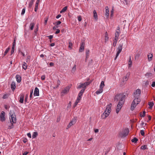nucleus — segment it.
<instances>
[{
    "label": "nucleus",
    "mask_w": 155,
    "mask_h": 155,
    "mask_svg": "<svg viewBox=\"0 0 155 155\" xmlns=\"http://www.w3.org/2000/svg\"><path fill=\"white\" fill-rule=\"evenodd\" d=\"M28 94H27L26 95H25V103H26V102H27V99L28 98Z\"/></svg>",
    "instance_id": "c03bdc74"
},
{
    "label": "nucleus",
    "mask_w": 155,
    "mask_h": 155,
    "mask_svg": "<svg viewBox=\"0 0 155 155\" xmlns=\"http://www.w3.org/2000/svg\"><path fill=\"white\" fill-rule=\"evenodd\" d=\"M76 122V118L74 117L73 118L72 120L69 123L67 127V129H68L73 125Z\"/></svg>",
    "instance_id": "6e6552de"
},
{
    "label": "nucleus",
    "mask_w": 155,
    "mask_h": 155,
    "mask_svg": "<svg viewBox=\"0 0 155 155\" xmlns=\"http://www.w3.org/2000/svg\"><path fill=\"white\" fill-rule=\"evenodd\" d=\"M81 97H78L76 101H77V103H78L81 100Z\"/></svg>",
    "instance_id": "09e8293b"
},
{
    "label": "nucleus",
    "mask_w": 155,
    "mask_h": 155,
    "mask_svg": "<svg viewBox=\"0 0 155 155\" xmlns=\"http://www.w3.org/2000/svg\"><path fill=\"white\" fill-rule=\"evenodd\" d=\"M154 104L153 102H150L148 103V105L149 106V108L151 109L153 106Z\"/></svg>",
    "instance_id": "c85d7f7f"
},
{
    "label": "nucleus",
    "mask_w": 155,
    "mask_h": 155,
    "mask_svg": "<svg viewBox=\"0 0 155 155\" xmlns=\"http://www.w3.org/2000/svg\"><path fill=\"white\" fill-rule=\"evenodd\" d=\"M60 83H61V82H60V81L59 80H57V86L56 87V88H57L58 87L59 85H60Z\"/></svg>",
    "instance_id": "49530a36"
},
{
    "label": "nucleus",
    "mask_w": 155,
    "mask_h": 155,
    "mask_svg": "<svg viewBox=\"0 0 155 155\" xmlns=\"http://www.w3.org/2000/svg\"><path fill=\"white\" fill-rule=\"evenodd\" d=\"M5 113L4 111H2L0 114V120L2 122L5 120Z\"/></svg>",
    "instance_id": "1a4fd4ad"
},
{
    "label": "nucleus",
    "mask_w": 155,
    "mask_h": 155,
    "mask_svg": "<svg viewBox=\"0 0 155 155\" xmlns=\"http://www.w3.org/2000/svg\"><path fill=\"white\" fill-rule=\"evenodd\" d=\"M34 95L35 96H38L39 95V90L38 88L36 87L35 88L34 93Z\"/></svg>",
    "instance_id": "ddd939ff"
},
{
    "label": "nucleus",
    "mask_w": 155,
    "mask_h": 155,
    "mask_svg": "<svg viewBox=\"0 0 155 155\" xmlns=\"http://www.w3.org/2000/svg\"><path fill=\"white\" fill-rule=\"evenodd\" d=\"M85 43L84 42H82L79 49V52H81L84 51V48Z\"/></svg>",
    "instance_id": "4468645a"
},
{
    "label": "nucleus",
    "mask_w": 155,
    "mask_h": 155,
    "mask_svg": "<svg viewBox=\"0 0 155 155\" xmlns=\"http://www.w3.org/2000/svg\"><path fill=\"white\" fill-rule=\"evenodd\" d=\"M56 31L55 32V34H58L60 32V30L59 29H56Z\"/></svg>",
    "instance_id": "5fc2aeb1"
},
{
    "label": "nucleus",
    "mask_w": 155,
    "mask_h": 155,
    "mask_svg": "<svg viewBox=\"0 0 155 155\" xmlns=\"http://www.w3.org/2000/svg\"><path fill=\"white\" fill-rule=\"evenodd\" d=\"M109 39V37H108V35L107 32H106L105 34V42L107 41Z\"/></svg>",
    "instance_id": "c756f323"
},
{
    "label": "nucleus",
    "mask_w": 155,
    "mask_h": 155,
    "mask_svg": "<svg viewBox=\"0 0 155 155\" xmlns=\"http://www.w3.org/2000/svg\"><path fill=\"white\" fill-rule=\"evenodd\" d=\"M78 21H81L82 20V18L81 15L78 16Z\"/></svg>",
    "instance_id": "603ef678"
},
{
    "label": "nucleus",
    "mask_w": 155,
    "mask_h": 155,
    "mask_svg": "<svg viewBox=\"0 0 155 155\" xmlns=\"http://www.w3.org/2000/svg\"><path fill=\"white\" fill-rule=\"evenodd\" d=\"M76 70V65H74L72 68L71 72L72 73H74Z\"/></svg>",
    "instance_id": "4c0bfd02"
},
{
    "label": "nucleus",
    "mask_w": 155,
    "mask_h": 155,
    "mask_svg": "<svg viewBox=\"0 0 155 155\" xmlns=\"http://www.w3.org/2000/svg\"><path fill=\"white\" fill-rule=\"evenodd\" d=\"M120 35V29L119 28L116 31L114 38V40H118V37Z\"/></svg>",
    "instance_id": "9b49d317"
},
{
    "label": "nucleus",
    "mask_w": 155,
    "mask_h": 155,
    "mask_svg": "<svg viewBox=\"0 0 155 155\" xmlns=\"http://www.w3.org/2000/svg\"><path fill=\"white\" fill-rule=\"evenodd\" d=\"M10 122H8L7 124V128L8 129H11L13 128V124L16 122V119L15 115L14 114L11 115L9 117Z\"/></svg>",
    "instance_id": "f03ea898"
},
{
    "label": "nucleus",
    "mask_w": 155,
    "mask_h": 155,
    "mask_svg": "<svg viewBox=\"0 0 155 155\" xmlns=\"http://www.w3.org/2000/svg\"><path fill=\"white\" fill-rule=\"evenodd\" d=\"M24 94L23 93H21L19 96V101L21 103H23L24 100Z\"/></svg>",
    "instance_id": "f8f14e48"
},
{
    "label": "nucleus",
    "mask_w": 155,
    "mask_h": 155,
    "mask_svg": "<svg viewBox=\"0 0 155 155\" xmlns=\"http://www.w3.org/2000/svg\"><path fill=\"white\" fill-rule=\"evenodd\" d=\"M140 134H141L143 136L144 135V130H140Z\"/></svg>",
    "instance_id": "864d4df0"
},
{
    "label": "nucleus",
    "mask_w": 155,
    "mask_h": 155,
    "mask_svg": "<svg viewBox=\"0 0 155 155\" xmlns=\"http://www.w3.org/2000/svg\"><path fill=\"white\" fill-rule=\"evenodd\" d=\"M83 94L82 93H81L79 92L78 94V97H82V96Z\"/></svg>",
    "instance_id": "e2e57ef3"
},
{
    "label": "nucleus",
    "mask_w": 155,
    "mask_h": 155,
    "mask_svg": "<svg viewBox=\"0 0 155 155\" xmlns=\"http://www.w3.org/2000/svg\"><path fill=\"white\" fill-rule=\"evenodd\" d=\"M132 62L131 60V57H130V58L128 62V65L129 67H131L132 64Z\"/></svg>",
    "instance_id": "bb28decb"
},
{
    "label": "nucleus",
    "mask_w": 155,
    "mask_h": 155,
    "mask_svg": "<svg viewBox=\"0 0 155 155\" xmlns=\"http://www.w3.org/2000/svg\"><path fill=\"white\" fill-rule=\"evenodd\" d=\"M15 39L12 43V47L11 51V54H12L15 51Z\"/></svg>",
    "instance_id": "f3484780"
},
{
    "label": "nucleus",
    "mask_w": 155,
    "mask_h": 155,
    "mask_svg": "<svg viewBox=\"0 0 155 155\" xmlns=\"http://www.w3.org/2000/svg\"><path fill=\"white\" fill-rule=\"evenodd\" d=\"M111 104H110L107 105L104 112L101 115V118L105 119L109 116L111 112Z\"/></svg>",
    "instance_id": "7ed1b4c3"
},
{
    "label": "nucleus",
    "mask_w": 155,
    "mask_h": 155,
    "mask_svg": "<svg viewBox=\"0 0 155 155\" xmlns=\"http://www.w3.org/2000/svg\"><path fill=\"white\" fill-rule=\"evenodd\" d=\"M138 140L136 137H134L131 140V141L133 143H136L138 141Z\"/></svg>",
    "instance_id": "58836bf2"
},
{
    "label": "nucleus",
    "mask_w": 155,
    "mask_h": 155,
    "mask_svg": "<svg viewBox=\"0 0 155 155\" xmlns=\"http://www.w3.org/2000/svg\"><path fill=\"white\" fill-rule=\"evenodd\" d=\"M8 95L7 94H5L2 97L3 99H6L8 98Z\"/></svg>",
    "instance_id": "79ce46f5"
},
{
    "label": "nucleus",
    "mask_w": 155,
    "mask_h": 155,
    "mask_svg": "<svg viewBox=\"0 0 155 155\" xmlns=\"http://www.w3.org/2000/svg\"><path fill=\"white\" fill-rule=\"evenodd\" d=\"M140 100L138 98H135L133 101L130 107V110L133 111L137 105L139 104Z\"/></svg>",
    "instance_id": "20e7f679"
},
{
    "label": "nucleus",
    "mask_w": 155,
    "mask_h": 155,
    "mask_svg": "<svg viewBox=\"0 0 155 155\" xmlns=\"http://www.w3.org/2000/svg\"><path fill=\"white\" fill-rule=\"evenodd\" d=\"M149 81H146V82H145V85H148L149 84Z\"/></svg>",
    "instance_id": "338daca9"
},
{
    "label": "nucleus",
    "mask_w": 155,
    "mask_h": 155,
    "mask_svg": "<svg viewBox=\"0 0 155 155\" xmlns=\"http://www.w3.org/2000/svg\"><path fill=\"white\" fill-rule=\"evenodd\" d=\"M129 133V130L128 129H125L121 133L120 135L121 137H124L127 136Z\"/></svg>",
    "instance_id": "39448f33"
},
{
    "label": "nucleus",
    "mask_w": 155,
    "mask_h": 155,
    "mask_svg": "<svg viewBox=\"0 0 155 155\" xmlns=\"http://www.w3.org/2000/svg\"><path fill=\"white\" fill-rule=\"evenodd\" d=\"M35 0H31L29 4V8H30L32 6L33 2Z\"/></svg>",
    "instance_id": "f704fd0d"
},
{
    "label": "nucleus",
    "mask_w": 155,
    "mask_h": 155,
    "mask_svg": "<svg viewBox=\"0 0 155 155\" xmlns=\"http://www.w3.org/2000/svg\"><path fill=\"white\" fill-rule=\"evenodd\" d=\"M36 29H35L34 31V33H35V35H36L37 34V32L38 31V25L37 24L36 25Z\"/></svg>",
    "instance_id": "7c9ffc66"
},
{
    "label": "nucleus",
    "mask_w": 155,
    "mask_h": 155,
    "mask_svg": "<svg viewBox=\"0 0 155 155\" xmlns=\"http://www.w3.org/2000/svg\"><path fill=\"white\" fill-rule=\"evenodd\" d=\"M130 75V73L128 72V73L126 76L124 77L123 78V81L124 82V81H127L128 80V79L129 78V76Z\"/></svg>",
    "instance_id": "2eb2a0df"
},
{
    "label": "nucleus",
    "mask_w": 155,
    "mask_h": 155,
    "mask_svg": "<svg viewBox=\"0 0 155 155\" xmlns=\"http://www.w3.org/2000/svg\"><path fill=\"white\" fill-rule=\"evenodd\" d=\"M71 88L70 86H68L66 87L63 90L61 91V94L62 95L64 94H67Z\"/></svg>",
    "instance_id": "0eeeda50"
},
{
    "label": "nucleus",
    "mask_w": 155,
    "mask_h": 155,
    "mask_svg": "<svg viewBox=\"0 0 155 155\" xmlns=\"http://www.w3.org/2000/svg\"><path fill=\"white\" fill-rule=\"evenodd\" d=\"M104 82L103 81L101 82V84L100 85V87L103 89L104 87Z\"/></svg>",
    "instance_id": "2f4dec72"
},
{
    "label": "nucleus",
    "mask_w": 155,
    "mask_h": 155,
    "mask_svg": "<svg viewBox=\"0 0 155 155\" xmlns=\"http://www.w3.org/2000/svg\"><path fill=\"white\" fill-rule=\"evenodd\" d=\"M15 83L14 81H12V82L11 84V88L12 91H14L15 89Z\"/></svg>",
    "instance_id": "aec40b11"
},
{
    "label": "nucleus",
    "mask_w": 155,
    "mask_h": 155,
    "mask_svg": "<svg viewBox=\"0 0 155 155\" xmlns=\"http://www.w3.org/2000/svg\"><path fill=\"white\" fill-rule=\"evenodd\" d=\"M145 113H146V112L145 111H143V115H141L140 114V117H144L145 115Z\"/></svg>",
    "instance_id": "8fccbe9b"
},
{
    "label": "nucleus",
    "mask_w": 155,
    "mask_h": 155,
    "mask_svg": "<svg viewBox=\"0 0 155 155\" xmlns=\"http://www.w3.org/2000/svg\"><path fill=\"white\" fill-rule=\"evenodd\" d=\"M69 48H70V49H71L72 48V46L73 45L72 43L71 42H69Z\"/></svg>",
    "instance_id": "3c124183"
},
{
    "label": "nucleus",
    "mask_w": 155,
    "mask_h": 155,
    "mask_svg": "<svg viewBox=\"0 0 155 155\" xmlns=\"http://www.w3.org/2000/svg\"><path fill=\"white\" fill-rule=\"evenodd\" d=\"M141 93V90L139 89L136 90V91L134 93V96L135 98H138Z\"/></svg>",
    "instance_id": "9d476101"
},
{
    "label": "nucleus",
    "mask_w": 155,
    "mask_h": 155,
    "mask_svg": "<svg viewBox=\"0 0 155 155\" xmlns=\"http://www.w3.org/2000/svg\"><path fill=\"white\" fill-rule=\"evenodd\" d=\"M85 88H83V89H81V91H80V92L81 93H82L83 94V93H84V92L85 91Z\"/></svg>",
    "instance_id": "4d7b16f0"
},
{
    "label": "nucleus",
    "mask_w": 155,
    "mask_h": 155,
    "mask_svg": "<svg viewBox=\"0 0 155 155\" xmlns=\"http://www.w3.org/2000/svg\"><path fill=\"white\" fill-rule=\"evenodd\" d=\"M148 59L149 61H150L153 57V54L151 53H150L147 55Z\"/></svg>",
    "instance_id": "4be33fe9"
},
{
    "label": "nucleus",
    "mask_w": 155,
    "mask_h": 155,
    "mask_svg": "<svg viewBox=\"0 0 155 155\" xmlns=\"http://www.w3.org/2000/svg\"><path fill=\"white\" fill-rule=\"evenodd\" d=\"M109 8L108 6H106L105 7V16L107 18H108L109 16Z\"/></svg>",
    "instance_id": "dca6fc26"
},
{
    "label": "nucleus",
    "mask_w": 155,
    "mask_h": 155,
    "mask_svg": "<svg viewBox=\"0 0 155 155\" xmlns=\"http://www.w3.org/2000/svg\"><path fill=\"white\" fill-rule=\"evenodd\" d=\"M27 135L29 138H31V135L30 133H29L27 134Z\"/></svg>",
    "instance_id": "69168bd1"
},
{
    "label": "nucleus",
    "mask_w": 155,
    "mask_h": 155,
    "mask_svg": "<svg viewBox=\"0 0 155 155\" xmlns=\"http://www.w3.org/2000/svg\"><path fill=\"white\" fill-rule=\"evenodd\" d=\"M114 9L113 8H112V10L111 11V12H110V17H112L113 16V13H114Z\"/></svg>",
    "instance_id": "a18cd8bd"
},
{
    "label": "nucleus",
    "mask_w": 155,
    "mask_h": 155,
    "mask_svg": "<svg viewBox=\"0 0 155 155\" xmlns=\"http://www.w3.org/2000/svg\"><path fill=\"white\" fill-rule=\"evenodd\" d=\"M140 149L141 150H144L146 149H148L147 146L146 145H144L143 146H142L140 147Z\"/></svg>",
    "instance_id": "c9c22d12"
},
{
    "label": "nucleus",
    "mask_w": 155,
    "mask_h": 155,
    "mask_svg": "<svg viewBox=\"0 0 155 155\" xmlns=\"http://www.w3.org/2000/svg\"><path fill=\"white\" fill-rule=\"evenodd\" d=\"M123 45L122 44H120L119 45L118 47L117 48V52L116 55L115 57V59H116L117 57L119 55V54L120 53L122 49V46H123Z\"/></svg>",
    "instance_id": "423d86ee"
},
{
    "label": "nucleus",
    "mask_w": 155,
    "mask_h": 155,
    "mask_svg": "<svg viewBox=\"0 0 155 155\" xmlns=\"http://www.w3.org/2000/svg\"><path fill=\"white\" fill-rule=\"evenodd\" d=\"M84 84L83 83H81L80 84L78 85L77 87V89H80L81 88H84Z\"/></svg>",
    "instance_id": "cd10ccee"
},
{
    "label": "nucleus",
    "mask_w": 155,
    "mask_h": 155,
    "mask_svg": "<svg viewBox=\"0 0 155 155\" xmlns=\"http://www.w3.org/2000/svg\"><path fill=\"white\" fill-rule=\"evenodd\" d=\"M126 98V96L122 94H119L115 96L114 99L117 101H119V102L117 105L116 112L118 114L122 107Z\"/></svg>",
    "instance_id": "f257e3e1"
},
{
    "label": "nucleus",
    "mask_w": 155,
    "mask_h": 155,
    "mask_svg": "<svg viewBox=\"0 0 155 155\" xmlns=\"http://www.w3.org/2000/svg\"><path fill=\"white\" fill-rule=\"evenodd\" d=\"M33 93V90H32L31 91L30 95L29 96V98L30 100H31L32 98Z\"/></svg>",
    "instance_id": "ea45409f"
},
{
    "label": "nucleus",
    "mask_w": 155,
    "mask_h": 155,
    "mask_svg": "<svg viewBox=\"0 0 155 155\" xmlns=\"http://www.w3.org/2000/svg\"><path fill=\"white\" fill-rule=\"evenodd\" d=\"M35 25V24L34 22H31L30 24L29 27L31 30H32L33 29Z\"/></svg>",
    "instance_id": "412c9836"
},
{
    "label": "nucleus",
    "mask_w": 155,
    "mask_h": 155,
    "mask_svg": "<svg viewBox=\"0 0 155 155\" xmlns=\"http://www.w3.org/2000/svg\"><path fill=\"white\" fill-rule=\"evenodd\" d=\"M94 17L96 20H97L98 19L97 15V12L95 10L93 11Z\"/></svg>",
    "instance_id": "b1692460"
},
{
    "label": "nucleus",
    "mask_w": 155,
    "mask_h": 155,
    "mask_svg": "<svg viewBox=\"0 0 155 155\" xmlns=\"http://www.w3.org/2000/svg\"><path fill=\"white\" fill-rule=\"evenodd\" d=\"M41 80H44L45 79V75H42L41 77Z\"/></svg>",
    "instance_id": "6e6d98bb"
},
{
    "label": "nucleus",
    "mask_w": 155,
    "mask_h": 155,
    "mask_svg": "<svg viewBox=\"0 0 155 155\" xmlns=\"http://www.w3.org/2000/svg\"><path fill=\"white\" fill-rule=\"evenodd\" d=\"M17 82L18 83H20L21 80V77L20 75H16L15 77Z\"/></svg>",
    "instance_id": "a211bd4d"
},
{
    "label": "nucleus",
    "mask_w": 155,
    "mask_h": 155,
    "mask_svg": "<svg viewBox=\"0 0 155 155\" xmlns=\"http://www.w3.org/2000/svg\"><path fill=\"white\" fill-rule=\"evenodd\" d=\"M86 58H85V61H86V60L89 57V56L90 54V50L88 49H87L86 50Z\"/></svg>",
    "instance_id": "6ab92c4d"
},
{
    "label": "nucleus",
    "mask_w": 155,
    "mask_h": 155,
    "mask_svg": "<svg viewBox=\"0 0 155 155\" xmlns=\"http://www.w3.org/2000/svg\"><path fill=\"white\" fill-rule=\"evenodd\" d=\"M83 94L82 93H81L79 92L78 94V97H82V96Z\"/></svg>",
    "instance_id": "0e129e2a"
},
{
    "label": "nucleus",
    "mask_w": 155,
    "mask_h": 155,
    "mask_svg": "<svg viewBox=\"0 0 155 155\" xmlns=\"http://www.w3.org/2000/svg\"><path fill=\"white\" fill-rule=\"evenodd\" d=\"M117 41L118 40H114V42L113 43V46L114 47H115L116 46Z\"/></svg>",
    "instance_id": "37998d69"
},
{
    "label": "nucleus",
    "mask_w": 155,
    "mask_h": 155,
    "mask_svg": "<svg viewBox=\"0 0 155 155\" xmlns=\"http://www.w3.org/2000/svg\"><path fill=\"white\" fill-rule=\"evenodd\" d=\"M151 85V86L152 87H154L155 86V81H153L152 82V83Z\"/></svg>",
    "instance_id": "680f3d73"
},
{
    "label": "nucleus",
    "mask_w": 155,
    "mask_h": 155,
    "mask_svg": "<svg viewBox=\"0 0 155 155\" xmlns=\"http://www.w3.org/2000/svg\"><path fill=\"white\" fill-rule=\"evenodd\" d=\"M25 8H23L22 10V12H21V15H23L25 12Z\"/></svg>",
    "instance_id": "de8ad7c7"
},
{
    "label": "nucleus",
    "mask_w": 155,
    "mask_h": 155,
    "mask_svg": "<svg viewBox=\"0 0 155 155\" xmlns=\"http://www.w3.org/2000/svg\"><path fill=\"white\" fill-rule=\"evenodd\" d=\"M103 89L100 87L99 89L96 91V93L97 95L103 92Z\"/></svg>",
    "instance_id": "5701e85b"
},
{
    "label": "nucleus",
    "mask_w": 155,
    "mask_h": 155,
    "mask_svg": "<svg viewBox=\"0 0 155 155\" xmlns=\"http://www.w3.org/2000/svg\"><path fill=\"white\" fill-rule=\"evenodd\" d=\"M85 88H83V89H81V91H80V92L81 93H82L83 94V93H84V92L85 91Z\"/></svg>",
    "instance_id": "13d9d810"
},
{
    "label": "nucleus",
    "mask_w": 155,
    "mask_h": 155,
    "mask_svg": "<svg viewBox=\"0 0 155 155\" xmlns=\"http://www.w3.org/2000/svg\"><path fill=\"white\" fill-rule=\"evenodd\" d=\"M61 23V22L60 21H58L55 22V23H54L53 24L54 25H60Z\"/></svg>",
    "instance_id": "a19ab883"
},
{
    "label": "nucleus",
    "mask_w": 155,
    "mask_h": 155,
    "mask_svg": "<svg viewBox=\"0 0 155 155\" xmlns=\"http://www.w3.org/2000/svg\"><path fill=\"white\" fill-rule=\"evenodd\" d=\"M48 20V17H47L46 19L44 21V24L45 25H46L47 24V21Z\"/></svg>",
    "instance_id": "052dcab7"
},
{
    "label": "nucleus",
    "mask_w": 155,
    "mask_h": 155,
    "mask_svg": "<svg viewBox=\"0 0 155 155\" xmlns=\"http://www.w3.org/2000/svg\"><path fill=\"white\" fill-rule=\"evenodd\" d=\"M22 67L25 70L27 69V64L25 62H23V64L22 65Z\"/></svg>",
    "instance_id": "393cba45"
},
{
    "label": "nucleus",
    "mask_w": 155,
    "mask_h": 155,
    "mask_svg": "<svg viewBox=\"0 0 155 155\" xmlns=\"http://www.w3.org/2000/svg\"><path fill=\"white\" fill-rule=\"evenodd\" d=\"M91 83V82H87L84 83H83L84 86V88L86 89V86L89 85Z\"/></svg>",
    "instance_id": "473e14b6"
},
{
    "label": "nucleus",
    "mask_w": 155,
    "mask_h": 155,
    "mask_svg": "<svg viewBox=\"0 0 155 155\" xmlns=\"http://www.w3.org/2000/svg\"><path fill=\"white\" fill-rule=\"evenodd\" d=\"M47 37H48L49 39L51 40L53 38V35H50L47 36Z\"/></svg>",
    "instance_id": "bf43d9fd"
},
{
    "label": "nucleus",
    "mask_w": 155,
    "mask_h": 155,
    "mask_svg": "<svg viewBox=\"0 0 155 155\" xmlns=\"http://www.w3.org/2000/svg\"><path fill=\"white\" fill-rule=\"evenodd\" d=\"M28 153V152L27 151L24 152L22 153L23 155H27Z\"/></svg>",
    "instance_id": "774afa93"
},
{
    "label": "nucleus",
    "mask_w": 155,
    "mask_h": 155,
    "mask_svg": "<svg viewBox=\"0 0 155 155\" xmlns=\"http://www.w3.org/2000/svg\"><path fill=\"white\" fill-rule=\"evenodd\" d=\"M10 49V48L9 47H8L5 50V51L4 52V56H5L6 54L8 53V52L9 51V50Z\"/></svg>",
    "instance_id": "72a5a7b5"
},
{
    "label": "nucleus",
    "mask_w": 155,
    "mask_h": 155,
    "mask_svg": "<svg viewBox=\"0 0 155 155\" xmlns=\"http://www.w3.org/2000/svg\"><path fill=\"white\" fill-rule=\"evenodd\" d=\"M38 134L37 132H33V134L32 135V139L35 138L37 136H38Z\"/></svg>",
    "instance_id": "a878e982"
},
{
    "label": "nucleus",
    "mask_w": 155,
    "mask_h": 155,
    "mask_svg": "<svg viewBox=\"0 0 155 155\" xmlns=\"http://www.w3.org/2000/svg\"><path fill=\"white\" fill-rule=\"evenodd\" d=\"M67 6L64 7L60 11V13H62L65 12L67 9Z\"/></svg>",
    "instance_id": "e433bc0d"
}]
</instances>
